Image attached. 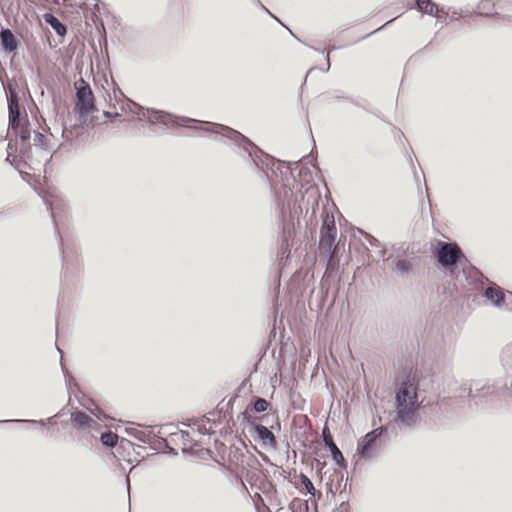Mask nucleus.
<instances>
[{"mask_svg": "<svg viewBox=\"0 0 512 512\" xmlns=\"http://www.w3.org/2000/svg\"><path fill=\"white\" fill-rule=\"evenodd\" d=\"M504 388L505 385L498 386L495 384H483L482 386H480L479 383H474L469 388L468 395L472 398H486L487 402H491V408L498 410L501 408V406L497 403L493 404V402H498L501 400L502 396L505 393Z\"/></svg>", "mask_w": 512, "mask_h": 512, "instance_id": "nucleus-8", "label": "nucleus"}, {"mask_svg": "<svg viewBox=\"0 0 512 512\" xmlns=\"http://www.w3.org/2000/svg\"><path fill=\"white\" fill-rule=\"evenodd\" d=\"M387 431L385 426H380L359 439L357 453L364 459H371L381 450V437Z\"/></svg>", "mask_w": 512, "mask_h": 512, "instance_id": "nucleus-4", "label": "nucleus"}, {"mask_svg": "<svg viewBox=\"0 0 512 512\" xmlns=\"http://www.w3.org/2000/svg\"><path fill=\"white\" fill-rule=\"evenodd\" d=\"M20 116H21V114L9 115V127L14 132H18V129L21 127V125H20Z\"/></svg>", "mask_w": 512, "mask_h": 512, "instance_id": "nucleus-22", "label": "nucleus"}, {"mask_svg": "<svg viewBox=\"0 0 512 512\" xmlns=\"http://www.w3.org/2000/svg\"><path fill=\"white\" fill-rule=\"evenodd\" d=\"M322 438L326 447L331 452V456L333 460L336 462V464L339 465L340 467H346V460L340 449L334 443L331 433L327 427H324L322 430Z\"/></svg>", "mask_w": 512, "mask_h": 512, "instance_id": "nucleus-11", "label": "nucleus"}, {"mask_svg": "<svg viewBox=\"0 0 512 512\" xmlns=\"http://www.w3.org/2000/svg\"><path fill=\"white\" fill-rule=\"evenodd\" d=\"M300 481H301V484L305 487V489L307 490V492L311 495V496H315V493H316V489L312 483V481L308 478L307 475L301 473L300 474Z\"/></svg>", "mask_w": 512, "mask_h": 512, "instance_id": "nucleus-20", "label": "nucleus"}, {"mask_svg": "<svg viewBox=\"0 0 512 512\" xmlns=\"http://www.w3.org/2000/svg\"><path fill=\"white\" fill-rule=\"evenodd\" d=\"M510 296H512V293H509Z\"/></svg>", "mask_w": 512, "mask_h": 512, "instance_id": "nucleus-34", "label": "nucleus"}, {"mask_svg": "<svg viewBox=\"0 0 512 512\" xmlns=\"http://www.w3.org/2000/svg\"><path fill=\"white\" fill-rule=\"evenodd\" d=\"M180 438H181V440L184 442V444H186V441H188V440H189V438H190L189 432H187V431H181V432H180Z\"/></svg>", "mask_w": 512, "mask_h": 512, "instance_id": "nucleus-27", "label": "nucleus"}, {"mask_svg": "<svg viewBox=\"0 0 512 512\" xmlns=\"http://www.w3.org/2000/svg\"><path fill=\"white\" fill-rule=\"evenodd\" d=\"M129 109L132 113L139 116L140 119H147L151 124H163L165 126L187 125L190 122H195L194 119L187 117H179L181 124L176 122V117L168 112L155 110L150 108H143L135 102H131Z\"/></svg>", "mask_w": 512, "mask_h": 512, "instance_id": "nucleus-2", "label": "nucleus"}, {"mask_svg": "<svg viewBox=\"0 0 512 512\" xmlns=\"http://www.w3.org/2000/svg\"><path fill=\"white\" fill-rule=\"evenodd\" d=\"M45 22L49 24L59 36H64L67 33L66 26L59 21L53 14L44 15Z\"/></svg>", "mask_w": 512, "mask_h": 512, "instance_id": "nucleus-16", "label": "nucleus"}, {"mask_svg": "<svg viewBox=\"0 0 512 512\" xmlns=\"http://www.w3.org/2000/svg\"><path fill=\"white\" fill-rule=\"evenodd\" d=\"M71 419L73 425L82 430L89 429L93 424H96V421L93 418L82 411L72 413Z\"/></svg>", "mask_w": 512, "mask_h": 512, "instance_id": "nucleus-13", "label": "nucleus"}, {"mask_svg": "<svg viewBox=\"0 0 512 512\" xmlns=\"http://www.w3.org/2000/svg\"><path fill=\"white\" fill-rule=\"evenodd\" d=\"M8 112L9 115L21 114L17 92L12 89H10L8 97Z\"/></svg>", "mask_w": 512, "mask_h": 512, "instance_id": "nucleus-17", "label": "nucleus"}, {"mask_svg": "<svg viewBox=\"0 0 512 512\" xmlns=\"http://www.w3.org/2000/svg\"><path fill=\"white\" fill-rule=\"evenodd\" d=\"M437 261L447 270L453 271L461 259L466 260L462 250L456 243L439 242L436 250Z\"/></svg>", "mask_w": 512, "mask_h": 512, "instance_id": "nucleus-5", "label": "nucleus"}, {"mask_svg": "<svg viewBox=\"0 0 512 512\" xmlns=\"http://www.w3.org/2000/svg\"><path fill=\"white\" fill-rule=\"evenodd\" d=\"M76 90V104L75 111L80 117H86L90 113L96 111L95 97L90 85L80 78L74 84Z\"/></svg>", "mask_w": 512, "mask_h": 512, "instance_id": "nucleus-3", "label": "nucleus"}, {"mask_svg": "<svg viewBox=\"0 0 512 512\" xmlns=\"http://www.w3.org/2000/svg\"><path fill=\"white\" fill-rule=\"evenodd\" d=\"M276 198L277 204L283 214L286 212V210H291L294 208L297 202L293 190L286 185H283L281 191L276 192Z\"/></svg>", "mask_w": 512, "mask_h": 512, "instance_id": "nucleus-10", "label": "nucleus"}, {"mask_svg": "<svg viewBox=\"0 0 512 512\" xmlns=\"http://www.w3.org/2000/svg\"><path fill=\"white\" fill-rule=\"evenodd\" d=\"M0 423H32V424H41L45 425L46 422L44 420H27V419H12V420H2Z\"/></svg>", "mask_w": 512, "mask_h": 512, "instance_id": "nucleus-23", "label": "nucleus"}, {"mask_svg": "<svg viewBox=\"0 0 512 512\" xmlns=\"http://www.w3.org/2000/svg\"><path fill=\"white\" fill-rule=\"evenodd\" d=\"M270 406V403L264 399L257 397L251 404V407H248L246 411L255 412V413H262L265 412L268 407Z\"/></svg>", "mask_w": 512, "mask_h": 512, "instance_id": "nucleus-18", "label": "nucleus"}, {"mask_svg": "<svg viewBox=\"0 0 512 512\" xmlns=\"http://www.w3.org/2000/svg\"><path fill=\"white\" fill-rule=\"evenodd\" d=\"M72 381H74L73 377H69L68 379H66L67 385H71Z\"/></svg>", "mask_w": 512, "mask_h": 512, "instance_id": "nucleus-31", "label": "nucleus"}, {"mask_svg": "<svg viewBox=\"0 0 512 512\" xmlns=\"http://www.w3.org/2000/svg\"><path fill=\"white\" fill-rule=\"evenodd\" d=\"M396 268L401 276H405L411 269V263L407 259H399L396 262Z\"/></svg>", "mask_w": 512, "mask_h": 512, "instance_id": "nucleus-21", "label": "nucleus"}, {"mask_svg": "<svg viewBox=\"0 0 512 512\" xmlns=\"http://www.w3.org/2000/svg\"><path fill=\"white\" fill-rule=\"evenodd\" d=\"M416 6L422 13L435 16L437 18L441 17L439 16L440 10L438 5L432 0H416Z\"/></svg>", "mask_w": 512, "mask_h": 512, "instance_id": "nucleus-14", "label": "nucleus"}, {"mask_svg": "<svg viewBox=\"0 0 512 512\" xmlns=\"http://www.w3.org/2000/svg\"><path fill=\"white\" fill-rule=\"evenodd\" d=\"M244 419L251 425H253V429L256 433L257 439L261 441L263 446H268L271 448H276L277 440L274 434L265 426L256 424L255 420L251 413L245 411L243 413Z\"/></svg>", "mask_w": 512, "mask_h": 512, "instance_id": "nucleus-9", "label": "nucleus"}, {"mask_svg": "<svg viewBox=\"0 0 512 512\" xmlns=\"http://www.w3.org/2000/svg\"><path fill=\"white\" fill-rule=\"evenodd\" d=\"M0 41L5 52H14L18 47V41L16 40L12 31L8 28H2L0 31Z\"/></svg>", "mask_w": 512, "mask_h": 512, "instance_id": "nucleus-12", "label": "nucleus"}, {"mask_svg": "<svg viewBox=\"0 0 512 512\" xmlns=\"http://www.w3.org/2000/svg\"><path fill=\"white\" fill-rule=\"evenodd\" d=\"M261 7L262 9H264L269 15H271L273 18H275L277 21H279V19L277 17H275L264 5L261 4Z\"/></svg>", "mask_w": 512, "mask_h": 512, "instance_id": "nucleus-30", "label": "nucleus"}, {"mask_svg": "<svg viewBox=\"0 0 512 512\" xmlns=\"http://www.w3.org/2000/svg\"><path fill=\"white\" fill-rule=\"evenodd\" d=\"M33 141H34V145L43 147L44 141H45V136L40 132L34 131Z\"/></svg>", "mask_w": 512, "mask_h": 512, "instance_id": "nucleus-25", "label": "nucleus"}, {"mask_svg": "<svg viewBox=\"0 0 512 512\" xmlns=\"http://www.w3.org/2000/svg\"><path fill=\"white\" fill-rule=\"evenodd\" d=\"M485 296L495 306H501L505 302V295L500 288L488 287L485 291Z\"/></svg>", "mask_w": 512, "mask_h": 512, "instance_id": "nucleus-15", "label": "nucleus"}, {"mask_svg": "<svg viewBox=\"0 0 512 512\" xmlns=\"http://www.w3.org/2000/svg\"><path fill=\"white\" fill-rule=\"evenodd\" d=\"M395 423L400 429L412 428L419 422L417 387L408 381L400 384L395 396Z\"/></svg>", "mask_w": 512, "mask_h": 512, "instance_id": "nucleus-1", "label": "nucleus"}, {"mask_svg": "<svg viewBox=\"0 0 512 512\" xmlns=\"http://www.w3.org/2000/svg\"><path fill=\"white\" fill-rule=\"evenodd\" d=\"M100 440L104 446L113 448L117 444L118 435L111 431L104 432L101 434Z\"/></svg>", "mask_w": 512, "mask_h": 512, "instance_id": "nucleus-19", "label": "nucleus"}, {"mask_svg": "<svg viewBox=\"0 0 512 512\" xmlns=\"http://www.w3.org/2000/svg\"><path fill=\"white\" fill-rule=\"evenodd\" d=\"M213 129H205L206 131H212L216 134H221L222 136L231 139L232 141L238 143L243 146V149L248 152L251 158H254V155L257 157V153H261L262 151L258 149L248 138H246L240 132L220 124H211ZM255 161V159H253Z\"/></svg>", "mask_w": 512, "mask_h": 512, "instance_id": "nucleus-7", "label": "nucleus"}, {"mask_svg": "<svg viewBox=\"0 0 512 512\" xmlns=\"http://www.w3.org/2000/svg\"><path fill=\"white\" fill-rule=\"evenodd\" d=\"M327 64H328V67H327V70L330 68V58H329V54H327Z\"/></svg>", "mask_w": 512, "mask_h": 512, "instance_id": "nucleus-32", "label": "nucleus"}, {"mask_svg": "<svg viewBox=\"0 0 512 512\" xmlns=\"http://www.w3.org/2000/svg\"><path fill=\"white\" fill-rule=\"evenodd\" d=\"M491 6V3L489 0H484L480 3L479 5V9L481 10H486V9H489V7Z\"/></svg>", "mask_w": 512, "mask_h": 512, "instance_id": "nucleus-26", "label": "nucleus"}, {"mask_svg": "<svg viewBox=\"0 0 512 512\" xmlns=\"http://www.w3.org/2000/svg\"><path fill=\"white\" fill-rule=\"evenodd\" d=\"M104 116L108 117V118H112V117H118L119 116V113H111V112H108V111H104Z\"/></svg>", "mask_w": 512, "mask_h": 512, "instance_id": "nucleus-28", "label": "nucleus"}, {"mask_svg": "<svg viewBox=\"0 0 512 512\" xmlns=\"http://www.w3.org/2000/svg\"><path fill=\"white\" fill-rule=\"evenodd\" d=\"M439 10H440L439 13H442V14H439V16H441L439 19H443L448 15V12L444 11L443 7L441 9L439 8Z\"/></svg>", "mask_w": 512, "mask_h": 512, "instance_id": "nucleus-29", "label": "nucleus"}, {"mask_svg": "<svg viewBox=\"0 0 512 512\" xmlns=\"http://www.w3.org/2000/svg\"><path fill=\"white\" fill-rule=\"evenodd\" d=\"M54 3H58V0H54Z\"/></svg>", "mask_w": 512, "mask_h": 512, "instance_id": "nucleus-33", "label": "nucleus"}, {"mask_svg": "<svg viewBox=\"0 0 512 512\" xmlns=\"http://www.w3.org/2000/svg\"><path fill=\"white\" fill-rule=\"evenodd\" d=\"M17 136L20 137L21 141L22 142H26L30 139V131L28 130L27 127H23L21 126L19 129H18V132H15Z\"/></svg>", "mask_w": 512, "mask_h": 512, "instance_id": "nucleus-24", "label": "nucleus"}, {"mask_svg": "<svg viewBox=\"0 0 512 512\" xmlns=\"http://www.w3.org/2000/svg\"><path fill=\"white\" fill-rule=\"evenodd\" d=\"M337 236V229L335 226L334 218L331 219L327 216L323 221L320 230L319 250L321 253L326 254L331 261L336 253L337 246L334 244Z\"/></svg>", "mask_w": 512, "mask_h": 512, "instance_id": "nucleus-6", "label": "nucleus"}]
</instances>
